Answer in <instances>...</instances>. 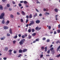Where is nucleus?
Masks as SVG:
<instances>
[{
	"label": "nucleus",
	"mask_w": 60,
	"mask_h": 60,
	"mask_svg": "<svg viewBox=\"0 0 60 60\" xmlns=\"http://www.w3.org/2000/svg\"><path fill=\"white\" fill-rule=\"evenodd\" d=\"M5 15V14L4 13H2L0 15V19H3V20L2 22V23L3 24H4L5 23L4 22V20L5 19V18L4 17Z\"/></svg>",
	"instance_id": "obj_1"
},
{
	"label": "nucleus",
	"mask_w": 60,
	"mask_h": 60,
	"mask_svg": "<svg viewBox=\"0 0 60 60\" xmlns=\"http://www.w3.org/2000/svg\"><path fill=\"white\" fill-rule=\"evenodd\" d=\"M25 41V39H23L22 40H21L19 42V43L20 45H23L24 43V42Z\"/></svg>",
	"instance_id": "obj_2"
},
{
	"label": "nucleus",
	"mask_w": 60,
	"mask_h": 60,
	"mask_svg": "<svg viewBox=\"0 0 60 60\" xmlns=\"http://www.w3.org/2000/svg\"><path fill=\"white\" fill-rule=\"evenodd\" d=\"M4 29L6 30L8 29V27L6 26H4Z\"/></svg>",
	"instance_id": "obj_3"
},
{
	"label": "nucleus",
	"mask_w": 60,
	"mask_h": 60,
	"mask_svg": "<svg viewBox=\"0 0 60 60\" xmlns=\"http://www.w3.org/2000/svg\"><path fill=\"white\" fill-rule=\"evenodd\" d=\"M40 22V21L38 20L36 21V23H39Z\"/></svg>",
	"instance_id": "obj_4"
},
{
	"label": "nucleus",
	"mask_w": 60,
	"mask_h": 60,
	"mask_svg": "<svg viewBox=\"0 0 60 60\" xmlns=\"http://www.w3.org/2000/svg\"><path fill=\"white\" fill-rule=\"evenodd\" d=\"M27 49H23V50L22 51L23 52H26V51H27Z\"/></svg>",
	"instance_id": "obj_5"
},
{
	"label": "nucleus",
	"mask_w": 60,
	"mask_h": 60,
	"mask_svg": "<svg viewBox=\"0 0 60 60\" xmlns=\"http://www.w3.org/2000/svg\"><path fill=\"white\" fill-rule=\"evenodd\" d=\"M21 13L23 15V16H24V15H25V13L23 11H22L21 12Z\"/></svg>",
	"instance_id": "obj_6"
},
{
	"label": "nucleus",
	"mask_w": 60,
	"mask_h": 60,
	"mask_svg": "<svg viewBox=\"0 0 60 60\" xmlns=\"http://www.w3.org/2000/svg\"><path fill=\"white\" fill-rule=\"evenodd\" d=\"M3 8V6H2L1 5H0V10H2Z\"/></svg>",
	"instance_id": "obj_7"
},
{
	"label": "nucleus",
	"mask_w": 60,
	"mask_h": 60,
	"mask_svg": "<svg viewBox=\"0 0 60 60\" xmlns=\"http://www.w3.org/2000/svg\"><path fill=\"white\" fill-rule=\"evenodd\" d=\"M5 37H3V38H1L0 39L1 40H4L5 39Z\"/></svg>",
	"instance_id": "obj_8"
},
{
	"label": "nucleus",
	"mask_w": 60,
	"mask_h": 60,
	"mask_svg": "<svg viewBox=\"0 0 60 60\" xmlns=\"http://www.w3.org/2000/svg\"><path fill=\"white\" fill-rule=\"evenodd\" d=\"M45 52L47 51V46H46L45 48Z\"/></svg>",
	"instance_id": "obj_9"
},
{
	"label": "nucleus",
	"mask_w": 60,
	"mask_h": 60,
	"mask_svg": "<svg viewBox=\"0 0 60 60\" xmlns=\"http://www.w3.org/2000/svg\"><path fill=\"white\" fill-rule=\"evenodd\" d=\"M9 22H9V21L8 20L7 21V22H6V25H8V24L9 23Z\"/></svg>",
	"instance_id": "obj_10"
},
{
	"label": "nucleus",
	"mask_w": 60,
	"mask_h": 60,
	"mask_svg": "<svg viewBox=\"0 0 60 60\" xmlns=\"http://www.w3.org/2000/svg\"><path fill=\"white\" fill-rule=\"evenodd\" d=\"M9 32L10 34H12V30L11 29H10Z\"/></svg>",
	"instance_id": "obj_11"
},
{
	"label": "nucleus",
	"mask_w": 60,
	"mask_h": 60,
	"mask_svg": "<svg viewBox=\"0 0 60 60\" xmlns=\"http://www.w3.org/2000/svg\"><path fill=\"white\" fill-rule=\"evenodd\" d=\"M51 51L52 55H54V53H55V51L54 50H53Z\"/></svg>",
	"instance_id": "obj_12"
},
{
	"label": "nucleus",
	"mask_w": 60,
	"mask_h": 60,
	"mask_svg": "<svg viewBox=\"0 0 60 60\" xmlns=\"http://www.w3.org/2000/svg\"><path fill=\"white\" fill-rule=\"evenodd\" d=\"M48 14V15H49V13L47 12H46L45 13V15H46V16H47V14Z\"/></svg>",
	"instance_id": "obj_13"
},
{
	"label": "nucleus",
	"mask_w": 60,
	"mask_h": 60,
	"mask_svg": "<svg viewBox=\"0 0 60 60\" xmlns=\"http://www.w3.org/2000/svg\"><path fill=\"white\" fill-rule=\"evenodd\" d=\"M8 47H5V51H7V50H8Z\"/></svg>",
	"instance_id": "obj_14"
},
{
	"label": "nucleus",
	"mask_w": 60,
	"mask_h": 60,
	"mask_svg": "<svg viewBox=\"0 0 60 60\" xmlns=\"http://www.w3.org/2000/svg\"><path fill=\"white\" fill-rule=\"evenodd\" d=\"M55 11L56 12H57L58 11V9L56 8H55L54 9Z\"/></svg>",
	"instance_id": "obj_15"
},
{
	"label": "nucleus",
	"mask_w": 60,
	"mask_h": 60,
	"mask_svg": "<svg viewBox=\"0 0 60 60\" xmlns=\"http://www.w3.org/2000/svg\"><path fill=\"white\" fill-rule=\"evenodd\" d=\"M29 18L30 19H31V18H32V14H30V16H29Z\"/></svg>",
	"instance_id": "obj_16"
},
{
	"label": "nucleus",
	"mask_w": 60,
	"mask_h": 60,
	"mask_svg": "<svg viewBox=\"0 0 60 60\" xmlns=\"http://www.w3.org/2000/svg\"><path fill=\"white\" fill-rule=\"evenodd\" d=\"M19 53H21L22 52V50L21 49H20L19 50Z\"/></svg>",
	"instance_id": "obj_17"
},
{
	"label": "nucleus",
	"mask_w": 60,
	"mask_h": 60,
	"mask_svg": "<svg viewBox=\"0 0 60 60\" xmlns=\"http://www.w3.org/2000/svg\"><path fill=\"white\" fill-rule=\"evenodd\" d=\"M23 3L24 4H27V2L26 1H23Z\"/></svg>",
	"instance_id": "obj_18"
},
{
	"label": "nucleus",
	"mask_w": 60,
	"mask_h": 60,
	"mask_svg": "<svg viewBox=\"0 0 60 60\" xmlns=\"http://www.w3.org/2000/svg\"><path fill=\"white\" fill-rule=\"evenodd\" d=\"M35 35H36V33H33V34H32V35L33 36H35Z\"/></svg>",
	"instance_id": "obj_19"
},
{
	"label": "nucleus",
	"mask_w": 60,
	"mask_h": 60,
	"mask_svg": "<svg viewBox=\"0 0 60 60\" xmlns=\"http://www.w3.org/2000/svg\"><path fill=\"white\" fill-rule=\"evenodd\" d=\"M53 49H54V48H53V47H52L50 49V50L51 51H52Z\"/></svg>",
	"instance_id": "obj_20"
},
{
	"label": "nucleus",
	"mask_w": 60,
	"mask_h": 60,
	"mask_svg": "<svg viewBox=\"0 0 60 60\" xmlns=\"http://www.w3.org/2000/svg\"><path fill=\"white\" fill-rule=\"evenodd\" d=\"M18 37V36L17 35L15 36V37H13L14 39H15V38H17Z\"/></svg>",
	"instance_id": "obj_21"
},
{
	"label": "nucleus",
	"mask_w": 60,
	"mask_h": 60,
	"mask_svg": "<svg viewBox=\"0 0 60 60\" xmlns=\"http://www.w3.org/2000/svg\"><path fill=\"white\" fill-rule=\"evenodd\" d=\"M31 30L32 31V33H33V32H34V31H35V30H34V29H32Z\"/></svg>",
	"instance_id": "obj_22"
},
{
	"label": "nucleus",
	"mask_w": 60,
	"mask_h": 60,
	"mask_svg": "<svg viewBox=\"0 0 60 60\" xmlns=\"http://www.w3.org/2000/svg\"><path fill=\"white\" fill-rule=\"evenodd\" d=\"M31 29H29L28 30V32L29 33H30V32H31Z\"/></svg>",
	"instance_id": "obj_23"
},
{
	"label": "nucleus",
	"mask_w": 60,
	"mask_h": 60,
	"mask_svg": "<svg viewBox=\"0 0 60 60\" xmlns=\"http://www.w3.org/2000/svg\"><path fill=\"white\" fill-rule=\"evenodd\" d=\"M7 7H9L10 6V4H8L7 5Z\"/></svg>",
	"instance_id": "obj_24"
},
{
	"label": "nucleus",
	"mask_w": 60,
	"mask_h": 60,
	"mask_svg": "<svg viewBox=\"0 0 60 60\" xmlns=\"http://www.w3.org/2000/svg\"><path fill=\"white\" fill-rule=\"evenodd\" d=\"M39 38H38V39H36V40L35 41H39Z\"/></svg>",
	"instance_id": "obj_25"
},
{
	"label": "nucleus",
	"mask_w": 60,
	"mask_h": 60,
	"mask_svg": "<svg viewBox=\"0 0 60 60\" xmlns=\"http://www.w3.org/2000/svg\"><path fill=\"white\" fill-rule=\"evenodd\" d=\"M60 54H59V55H57L56 56V57H60Z\"/></svg>",
	"instance_id": "obj_26"
},
{
	"label": "nucleus",
	"mask_w": 60,
	"mask_h": 60,
	"mask_svg": "<svg viewBox=\"0 0 60 60\" xmlns=\"http://www.w3.org/2000/svg\"><path fill=\"white\" fill-rule=\"evenodd\" d=\"M31 23H32V24L33 25V24H34V21H31Z\"/></svg>",
	"instance_id": "obj_27"
},
{
	"label": "nucleus",
	"mask_w": 60,
	"mask_h": 60,
	"mask_svg": "<svg viewBox=\"0 0 60 60\" xmlns=\"http://www.w3.org/2000/svg\"><path fill=\"white\" fill-rule=\"evenodd\" d=\"M19 5L20 7H21L22 6V4L21 3H19Z\"/></svg>",
	"instance_id": "obj_28"
},
{
	"label": "nucleus",
	"mask_w": 60,
	"mask_h": 60,
	"mask_svg": "<svg viewBox=\"0 0 60 60\" xmlns=\"http://www.w3.org/2000/svg\"><path fill=\"white\" fill-rule=\"evenodd\" d=\"M50 51L49 50L47 51V54H49V53H50Z\"/></svg>",
	"instance_id": "obj_29"
},
{
	"label": "nucleus",
	"mask_w": 60,
	"mask_h": 60,
	"mask_svg": "<svg viewBox=\"0 0 60 60\" xmlns=\"http://www.w3.org/2000/svg\"><path fill=\"white\" fill-rule=\"evenodd\" d=\"M44 10V11H48V10H47V9H45V8H44L43 9Z\"/></svg>",
	"instance_id": "obj_30"
},
{
	"label": "nucleus",
	"mask_w": 60,
	"mask_h": 60,
	"mask_svg": "<svg viewBox=\"0 0 60 60\" xmlns=\"http://www.w3.org/2000/svg\"><path fill=\"white\" fill-rule=\"evenodd\" d=\"M38 29H39V27H36L35 28V29L36 30H38Z\"/></svg>",
	"instance_id": "obj_31"
},
{
	"label": "nucleus",
	"mask_w": 60,
	"mask_h": 60,
	"mask_svg": "<svg viewBox=\"0 0 60 60\" xmlns=\"http://www.w3.org/2000/svg\"><path fill=\"white\" fill-rule=\"evenodd\" d=\"M37 16V13H36L35 15H34V17H36Z\"/></svg>",
	"instance_id": "obj_32"
},
{
	"label": "nucleus",
	"mask_w": 60,
	"mask_h": 60,
	"mask_svg": "<svg viewBox=\"0 0 60 60\" xmlns=\"http://www.w3.org/2000/svg\"><path fill=\"white\" fill-rule=\"evenodd\" d=\"M10 17H11V18H13V15H11V16Z\"/></svg>",
	"instance_id": "obj_33"
},
{
	"label": "nucleus",
	"mask_w": 60,
	"mask_h": 60,
	"mask_svg": "<svg viewBox=\"0 0 60 60\" xmlns=\"http://www.w3.org/2000/svg\"><path fill=\"white\" fill-rule=\"evenodd\" d=\"M22 38H24L25 37V36L24 35H23L22 36Z\"/></svg>",
	"instance_id": "obj_34"
},
{
	"label": "nucleus",
	"mask_w": 60,
	"mask_h": 60,
	"mask_svg": "<svg viewBox=\"0 0 60 60\" xmlns=\"http://www.w3.org/2000/svg\"><path fill=\"white\" fill-rule=\"evenodd\" d=\"M46 41L47 42H49V41H50V40L49 39H47L46 40Z\"/></svg>",
	"instance_id": "obj_35"
},
{
	"label": "nucleus",
	"mask_w": 60,
	"mask_h": 60,
	"mask_svg": "<svg viewBox=\"0 0 60 60\" xmlns=\"http://www.w3.org/2000/svg\"><path fill=\"white\" fill-rule=\"evenodd\" d=\"M21 22H23V19H21Z\"/></svg>",
	"instance_id": "obj_36"
},
{
	"label": "nucleus",
	"mask_w": 60,
	"mask_h": 60,
	"mask_svg": "<svg viewBox=\"0 0 60 60\" xmlns=\"http://www.w3.org/2000/svg\"><path fill=\"white\" fill-rule=\"evenodd\" d=\"M43 54H41L40 56V58H41V57H43Z\"/></svg>",
	"instance_id": "obj_37"
},
{
	"label": "nucleus",
	"mask_w": 60,
	"mask_h": 60,
	"mask_svg": "<svg viewBox=\"0 0 60 60\" xmlns=\"http://www.w3.org/2000/svg\"><path fill=\"white\" fill-rule=\"evenodd\" d=\"M51 26H49L48 27V29H49V30H50V29H51Z\"/></svg>",
	"instance_id": "obj_38"
},
{
	"label": "nucleus",
	"mask_w": 60,
	"mask_h": 60,
	"mask_svg": "<svg viewBox=\"0 0 60 60\" xmlns=\"http://www.w3.org/2000/svg\"><path fill=\"white\" fill-rule=\"evenodd\" d=\"M7 36H10V34L9 33H7Z\"/></svg>",
	"instance_id": "obj_39"
},
{
	"label": "nucleus",
	"mask_w": 60,
	"mask_h": 60,
	"mask_svg": "<svg viewBox=\"0 0 60 60\" xmlns=\"http://www.w3.org/2000/svg\"><path fill=\"white\" fill-rule=\"evenodd\" d=\"M31 37H32L30 35L29 36V37H28V39H31Z\"/></svg>",
	"instance_id": "obj_40"
},
{
	"label": "nucleus",
	"mask_w": 60,
	"mask_h": 60,
	"mask_svg": "<svg viewBox=\"0 0 60 60\" xmlns=\"http://www.w3.org/2000/svg\"><path fill=\"white\" fill-rule=\"evenodd\" d=\"M57 31L58 32V33H60V30H57Z\"/></svg>",
	"instance_id": "obj_41"
},
{
	"label": "nucleus",
	"mask_w": 60,
	"mask_h": 60,
	"mask_svg": "<svg viewBox=\"0 0 60 60\" xmlns=\"http://www.w3.org/2000/svg\"><path fill=\"white\" fill-rule=\"evenodd\" d=\"M28 22V20L27 19L26 20V23H27V22Z\"/></svg>",
	"instance_id": "obj_42"
},
{
	"label": "nucleus",
	"mask_w": 60,
	"mask_h": 60,
	"mask_svg": "<svg viewBox=\"0 0 60 60\" xmlns=\"http://www.w3.org/2000/svg\"><path fill=\"white\" fill-rule=\"evenodd\" d=\"M44 47L42 46L41 47V49H42V50H44Z\"/></svg>",
	"instance_id": "obj_43"
},
{
	"label": "nucleus",
	"mask_w": 60,
	"mask_h": 60,
	"mask_svg": "<svg viewBox=\"0 0 60 60\" xmlns=\"http://www.w3.org/2000/svg\"><path fill=\"white\" fill-rule=\"evenodd\" d=\"M21 56V54H20L19 55V56H18V57H20Z\"/></svg>",
	"instance_id": "obj_44"
},
{
	"label": "nucleus",
	"mask_w": 60,
	"mask_h": 60,
	"mask_svg": "<svg viewBox=\"0 0 60 60\" xmlns=\"http://www.w3.org/2000/svg\"><path fill=\"white\" fill-rule=\"evenodd\" d=\"M36 3L37 4H40V2L38 1H37L36 2Z\"/></svg>",
	"instance_id": "obj_45"
},
{
	"label": "nucleus",
	"mask_w": 60,
	"mask_h": 60,
	"mask_svg": "<svg viewBox=\"0 0 60 60\" xmlns=\"http://www.w3.org/2000/svg\"><path fill=\"white\" fill-rule=\"evenodd\" d=\"M33 24H32V23H30L29 24V26H31V25H32Z\"/></svg>",
	"instance_id": "obj_46"
},
{
	"label": "nucleus",
	"mask_w": 60,
	"mask_h": 60,
	"mask_svg": "<svg viewBox=\"0 0 60 60\" xmlns=\"http://www.w3.org/2000/svg\"><path fill=\"white\" fill-rule=\"evenodd\" d=\"M11 51H12V50L10 49L8 51V52H11Z\"/></svg>",
	"instance_id": "obj_47"
},
{
	"label": "nucleus",
	"mask_w": 60,
	"mask_h": 60,
	"mask_svg": "<svg viewBox=\"0 0 60 60\" xmlns=\"http://www.w3.org/2000/svg\"><path fill=\"white\" fill-rule=\"evenodd\" d=\"M3 59H4V60H6L7 59V58L6 57H4V58Z\"/></svg>",
	"instance_id": "obj_48"
},
{
	"label": "nucleus",
	"mask_w": 60,
	"mask_h": 60,
	"mask_svg": "<svg viewBox=\"0 0 60 60\" xmlns=\"http://www.w3.org/2000/svg\"><path fill=\"white\" fill-rule=\"evenodd\" d=\"M26 17L27 19H29V16H28V15H27L26 16Z\"/></svg>",
	"instance_id": "obj_49"
},
{
	"label": "nucleus",
	"mask_w": 60,
	"mask_h": 60,
	"mask_svg": "<svg viewBox=\"0 0 60 60\" xmlns=\"http://www.w3.org/2000/svg\"><path fill=\"white\" fill-rule=\"evenodd\" d=\"M25 7L26 8H27V7H28V5L26 4L25 5Z\"/></svg>",
	"instance_id": "obj_50"
},
{
	"label": "nucleus",
	"mask_w": 60,
	"mask_h": 60,
	"mask_svg": "<svg viewBox=\"0 0 60 60\" xmlns=\"http://www.w3.org/2000/svg\"><path fill=\"white\" fill-rule=\"evenodd\" d=\"M19 37H20L21 36V34H19L18 35Z\"/></svg>",
	"instance_id": "obj_51"
},
{
	"label": "nucleus",
	"mask_w": 60,
	"mask_h": 60,
	"mask_svg": "<svg viewBox=\"0 0 60 60\" xmlns=\"http://www.w3.org/2000/svg\"><path fill=\"white\" fill-rule=\"evenodd\" d=\"M46 40V38H43V40Z\"/></svg>",
	"instance_id": "obj_52"
},
{
	"label": "nucleus",
	"mask_w": 60,
	"mask_h": 60,
	"mask_svg": "<svg viewBox=\"0 0 60 60\" xmlns=\"http://www.w3.org/2000/svg\"><path fill=\"white\" fill-rule=\"evenodd\" d=\"M59 42V41H57L56 42V43H57V44Z\"/></svg>",
	"instance_id": "obj_53"
},
{
	"label": "nucleus",
	"mask_w": 60,
	"mask_h": 60,
	"mask_svg": "<svg viewBox=\"0 0 60 60\" xmlns=\"http://www.w3.org/2000/svg\"><path fill=\"white\" fill-rule=\"evenodd\" d=\"M25 37H26L27 36V34H25Z\"/></svg>",
	"instance_id": "obj_54"
},
{
	"label": "nucleus",
	"mask_w": 60,
	"mask_h": 60,
	"mask_svg": "<svg viewBox=\"0 0 60 60\" xmlns=\"http://www.w3.org/2000/svg\"><path fill=\"white\" fill-rule=\"evenodd\" d=\"M46 56L47 57L48 56H49V54H48V55H46Z\"/></svg>",
	"instance_id": "obj_55"
},
{
	"label": "nucleus",
	"mask_w": 60,
	"mask_h": 60,
	"mask_svg": "<svg viewBox=\"0 0 60 60\" xmlns=\"http://www.w3.org/2000/svg\"><path fill=\"white\" fill-rule=\"evenodd\" d=\"M36 11H37V12H39V10H38L37 9H36Z\"/></svg>",
	"instance_id": "obj_56"
},
{
	"label": "nucleus",
	"mask_w": 60,
	"mask_h": 60,
	"mask_svg": "<svg viewBox=\"0 0 60 60\" xmlns=\"http://www.w3.org/2000/svg\"><path fill=\"white\" fill-rule=\"evenodd\" d=\"M59 49L57 48V51H59Z\"/></svg>",
	"instance_id": "obj_57"
},
{
	"label": "nucleus",
	"mask_w": 60,
	"mask_h": 60,
	"mask_svg": "<svg viewBox=\"0 0 60 60\" xmlns=\"http://www.w3.org/2000/svg\"><path fill=\"white\" fill-rule=\"evenodd\" d=\"M17 53V52L16 51H14V53L15 54V53Z\"/></svg>",
	"instance_id": "obj_58"
},
{
	"label": "nucleus",
	"mask_w": 60,
	"mask_h": 60,
	"mask_svg": "<svg viewBox=\"0 0 60 60\" xmlns=\"http://www.w3.org/2000/svg\"><path fill=\"white\" fill-rule=\"evenodd\" d=\"M28 26H29V24H27L26 25V27H28Z\"/></svg>",
	"instance_id": "obj_59"
},
{
	"label": "nucleus",
	"mask_w": 60,
	"mask_h": 60,
	"mask_svg": "<svg viewBox=\"0 0 60 60\" xmlns=\"http://www.w3.org/2000/svg\"><path fill=\"white\" fill-rule=\"evenodd\" d=\"M39 16H42V14H40Z\"/></svg>",
	"instance_id": "obj_60"
},
{
	"label": "nucleus",
	"mask_w": 60,
	"mask_h": 60,
	"mask_svg": "<svg viewBox=\"0 0 60 60\" xmlns=\"http://www.w3.org/2000/svg\"><path fill=\"white\" fill-rule=\"evenodd\" d=\"M12 3L14 4H15V2L14 1H13Z\"/></svg>",
	"instance_id": "obj_61"
},
{
	"label": "nucleus",
	"mask_w": 60,
	"mask_h": 60,
	"mask_svg": "<svg viewBox=\"0 0 60 60\" xmlns=\"http://www.w3.org/2000/svg\"><path fill=\"white\" fill-rule=\"evenodd\" d=\"M13 43H15L16 42V41H13Z\"/></svg>",
	"instance_id": "obj_62"
},
{
	"label": "nucleus",
	"mask_w": 60,
	"mask_h": 60,
	"mask_svg": "<svg viewBox=\"0 0 60 60\" xmlns=\"http://www.w3.org/2000/svg\"><path fill=\"white\" fill-rule=\"evenodd\" d=\"M17 15H20V14L19 13V12H18L17 13Z\"/></svg>",
	"instance_id": "obj_63"
},
{
	"label": "nucleus",
	"mask_w": 60,
	"mask_h": 60,
	"mask_svg": "<svg viewBox=\"0 0 60 60\" xmlns=\"http://www.w3.org/2000/svg\"><path fill=\"white\" fill-rule=\"evenodd\" d=\"M58 28H60V24H59L58 25Z\"/></svg>",
	"instance_id": "obj_64"
}]
</instances>
